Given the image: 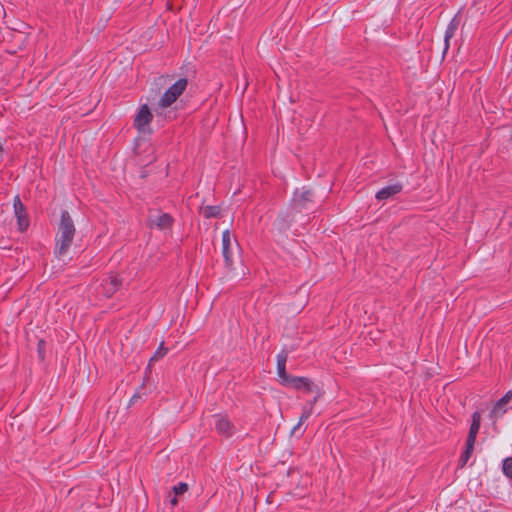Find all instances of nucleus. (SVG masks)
Wrapping results in <instances>:
<instances>
[{
	"label": "nucleus",
	"mask_w": 512,
	"mask_h": 512,
	"mask_svg": "<svg viewBox=\"0 0 512 512\" xmlns=\"http://www.w3.org/2000/svg\"><path fill=\"white\" fill-rule=\"evenodd\" d=\"M461 17L460 11H458L454 17L448 23L444 33V53H446L450 47V39L454 37L459 25Z\"/></svg>",
	"instance_id": "8"
},
{
	"label": "nucleus",
	"mask_w": 512,
	"mask_h": 512,
	"mask_svg": "<svg viewBox=\"0 0 512 512\" xmlns=\"http://www.w3.org/2000/svg\"><path fill=\"white\" fill-rule=\"evenodd\" d=\"M277 374L279 377V381L282 385L287 381L290 375L286 372V356L279 354L277 356Z\"/></svg>",
	"instance_id": "18"
},
{
	"label": "nucleus",
	"mask_w": 512,
	"mask_h": 512,
	"mask_svg": "<svg viewBox=\"0 0 512 512\" xmlns=\"http://www.w3.org/2000/svg\"><path fill=\"white\" fill-rule=\"evenodd\" d=\"M167 349L164 348L163 343L159 345L154 355L150 358V361H157L165 356Z\"/></svg>",
	"instance_id": "24"
},
{
	"label": "nucleus",
	"mask_w": 512,
	"mask_h": 512,
	"mask_svg": "<svg viewBox=\"0 0 512 512\" xmlns=\"http://www.w3.org/2000/svg\"><path fill=\"white\" fill-rule=\"evenodd\" d=\"M91 110H92V108H89L88 110L81 112V115L83 116V115L87 114L88 112H90Z\"/></svg>",
	"instance_id": "30"
},
{
	"label": "nucleus",
	"mask_w": 512,
	"mask_h": 512,
	"mask_svg": "<svg viewBox=\"0 0 512 512\" xmlns=\"http://www.w3.org/2000/svg\"><path fill=\"white\" fill-rule=\"evenodd\" d=\"M302 426V424H300V422H298L292 429V433H295L300 427Z\"/></svg>",
	"instance_id": "28"
},
{
	"label": "nucleus",
	"mask_w": 512,
	"mask_h": 512,
	"mask_svg": "<svg viewBox=\"0 0 512 512\" xmlns=\"http://www.w3.org/2000/svg\"><path fill=\"white\" fill-rule=\"evenodd\" d=\"M136 397H137V395H133L131 401H133Z\"/></svg>",
	"instance_id": "32"
},
{
	"label": "nucleus",
	"mask_w": 512,
	"mask_h": 512,
	"mask_svg": "<svg viewBox=\"0 0 512 512\" xmlns=\"http://www.w3.org/2000/svg\"><path fill=\"white\" fill-rule=\"evenodd\" d=\"M76 233L74 221L68 211L62 210L55 236L54 254L62 259L68 255Z\"/></svg>",
	"instance_id": "1"
},
{
	"label": "nucleus",
	"mask_w": 512,
	"mask_h": 512,
	"mask_svg": "<svg viewBox=\"0 0 512 512\" xmlns=\"http://www.w3.org/2000/svg\"><path fill=\"white\" fill-rule=\"evenodd\" d=\"M121 287V281L118 276L112 275L104 279L101 283L103 294L109 298Z\"/></svg>",
	"instance_id": "12"
},
{
	"label": "nucleus",
	"mask_w": 512,
	"mask_h": 512,
	"mask_svg": "<svg viewBox=\"0 0 512 512\" xmlns=\"http://www.w3.org/2000/svg\"><path fill=\"white\" fill-rule=\"evenodd\" d=\"M483 87L482 80L478 77L470 76L463 86L462 93L468 96H478Z\"/></svg>",
	"instance_id": "11"
},
{
	"label": "nucleus",
	"mask_w": 512,
	"mask_h": 512,
	"mask_svg": "<svg viewBox=\"0 0 512 512\" xmlns=\"http://www.w3.org/2000/svg\"><path fill=\"white\" fill-rule=\"evenodd\" d=\"M153 115L149 107L144 104L140 107L134 119V127L141 133L150 132L149 124L151 123Z\"/></svg>",
	"instance_id": "3"
},
{
	"label": "nucleus",
	"mask_w": 512,
	"mask_h": 512,
	"mask_svg": "<svg viewBox=\"0 0 512 512\" xmlns=\"http://www.w3.org/2000/svg\"><path fill=\"white\" fill-rule=\"evenodd\" d=\"M312 196H313V194H312L311 190H309V189H305V188H302L300 190L297 189L294 192L293 201H294L295 205L302 207V206H304V204L307 201H311Z\"/></svg>",
	"instance_id": "17"
},
{
	"label": "nucleus",
	"mask_w": 512,
	"mask_h": 512,
	"mask_svg": "<svg viewBox=\"0 0 512 512\" xmlns=\"http://www.w3.org/2000/svg\"><path fill=\"white\" fill-rule=\"evenodd\" d=\"M236 242L230 231L225 230L222 233V255L225 261L226 266H231L233 264V244ZM237 246V243H235Z\"/></svg>",
	"instance_id": "6"
},
{
	"label": "nucleus",
	"mask_w": 512,
	"mask_h": 512,
	"mask_svg": "<svg viewBox=\"0 0 512 512\" xmlns=\"http://www.w3.org/2000/svg\"><path fill=\"white\" fill-rule=\"evenodd\" d=\"M176 496L177 495H174V497L171 498V500H170V503H171L172 506H175L178 503V500H177Z\"/></svg>",
	"instance_id": "27"
},
{
	"label": "nucleus",
	"mask_w": 512,
	"mask_h": 512,
	"mask_svg": "<svg viewBox=\"0 0 512 512\" xmlns=\"http://www.w3.org/2000/svg\"><path fill=\"white\" fill-rule=\"evenodd\" d=\"M284 386L293 387L295 389L304 388L307 392L314 390V383L306 377L290 376L284 383Z\"/></svg>",
	"instance_id": "9"
},
{
	"label": "nucleus",
	"mask_w": 512,
	"mask_h": 512,
	"mask_svg": "<svg viewBox=\"0 0 512 512\" xmlns=\"http://www.w3.org/2000/svg\"><path fill=\"white\" fill-rule=\"evenodd\" d=\"M312 413H313L312 404L305 405L303 407L302 414H301L298 422H300V424H303L306 420L309 419V417L312 415Z\"/></svg>",
	"instance_id": "21"
},
{
	"label": "nucleus",
	"mask_w": 512,
	"mask_h": 512,
	"mask_svg": "<svg viewBox=\"0 0 512 512\" xmlns=\"http://www.w3.org/2000/svg\"><path fill=\"white\" fill-rule=\"evenodd\" d=\"M213 418L215 430L219 435L226 438L233 435L234 426L226 414H215Z\"/></svg>",
	"instance_id": "5"
},
{
	"label": "nucleus",
	"mask_w": 512,
	"mask_h": 512,
	"mask_svg": "<svg viewBox=\"0 0 512 512\" xmlns=\"http://www.w3.org/2000/svg\"><path fill=\"white\" fill-rule=\"evenodd\" d=\"M13 209H14V216L17 219V225L19 231H25L29 227L30 221L29 217L26 211V207L22 203L19 195H16L13 198Z\"/></svg>",
	"instance_id": "2"
},
{
	"label": "nucleus",
	"mask_w": 512,
	"mask_h": 512,
	"mask_svg": "<svg viewBox=\"0 0 512 512\" xmlns=\"http://www.w3.org/2000/svg\"><path fill=\"white\" fill-rule=\"evenodd\" d=\"M317 400H318V397L316 396V397H314V398H313V400H312V401H310V403H309V404H312V407H313V406H314V404L317 402Z\"/></svg>",
	"instance_id": "29"
},
{
	"label": "nucleus",
	"mask_w": 512,
	"mask_h": 512,
	"mask_svg": "<svg viewBox=\"0 0 512 512\" xmlns=\"http://www.w3.org/2000/svg\"><path fill=\"white\" fill-rule=\"evenodd\" d=\"M473 449H474V445H470V444L466 443L465 451L462 453V455L459 459V463H460L461 467H463L467 463V461L469 460V458L472 455Z\"/></svg>",
	"instance_id": "20"
},
{
	"label": "nucleus",
	"mask_w": 512,
	"mask_h": 512,
	"mask_svg": "<svg viewBox=\"0 0 512 512\" xmlns=\"http://www.w3.org/2000/svg\"><path fill=\"white\" fill-rule=\"evenodd\" d=\"M188 85L186 78H180L176 82H170L163 96H181Z\"/></svg>",
	"instance_id": "15"
},
{
	"label": "nucleus",
	"mask_w": 512,
	"mask_h": 512,
	"mask_svg": "<svg viewBox=\"0 0 512 512\" xmlns=\"http://www.w3.org/2000/svg\"><path fill=\"white\" fill-rule=\"evenodd\" d=\"M502 470L505 476L512 478V457L503 460Z\"/></svg>",
	"instance_id": "23"
},
{
	"label": "nucleus",
	"mask_w": 512,
	"mask_h": 512,
	"mask_svg": "<svg viewBox=\"0 0 512 512\" xmlns=\"http://www.w3.org/2000/svg\"><path fill=\"white\" fill-rule=\"evenodd\" d=\"M220 214V207L216 205H208L203 209V215L205 218H214Z\"/></svg>",
	"instance_id": "19"
},
{
	"label": "nucleus",
	"mask_w": 512,
	"mask_h": 512,
	"mask_svg": "<svg viewBox=\"0 0 512 512\" xmlns=\"http://www.w3.org/2000/svg\"><path fill=\"white\" fill-rule=\"evenodd\" d=\"M173 76L170 75H160L154 78L151 83L150 91L154 94V96H163L165 94V90L172 82Z\"/></svg>",
	"instance_id": "7"
},
{
	"label": "nucleus",
	"mask_w": 512,
	"mask_h": 512,
	"mask_svg": "<svg viewBox=\"0 0 512 512\" xmlns=\"http://www.w3.org/2000/svg\"><path fill=\"white\" fill-rule=\"evenodd\" d=\"M147 221L150 227H156L159 230H166L171 228L174 222L173 217L170 214L163 213L161 211L150 213Z\"/></svg>",
	"instance_id": "4"
},
{
	"label": "nucleus",
	"mask_w": 512,
	"mask_h": 512,
	"mask_svg": "<svg viewBox=\"0 0 512 512\" xmlns=\"http://www.w3.org/2000/svg\"><path fill=\"white\" fill-rule=\"evenodd\" d=\"M188 490V484L185 482H179L177 485L173 487V492L175 495H181Z\"/></svg>",
	"instance_id": "25"
},
{
	"label": "nucleus",
	"mask_w": 512,
	"mask_h": 512,
	"mask_svg": "<svg viewBox=\"0 0 512 512\" xmlns=\"http://www.w3.org/2000/svg\"><path fill=\"white\" fill-rule=\"evenodd\" d=\"M44 346H45V341L44 340H39L38 341V354H39V357L41 359H44L45 355H44Z\"/></svg>",
	"instance_id": "26"
},
{
	"label": "nucleus",
	"mask_w": 512,
	"mask_h": 512,
	"mask_svg": "<svg viewBox=\"0 0 512 512\" xmlns=\"http://www.w3.org/2000/svg\"><path fill=\"white\" fill-rule=\"evenodd\" d=\"M3 151V147H2V144L0 143V153H2Z\"/></svg>",
	"instance_id": "31"
},
{
	"label": "nucleus",
	"mask_w": 512,
	"mask_h": 512,
	"mask_svg": "<svg viewBox=\"0 0 512 512\" xmlns=\"http://www.w3.org/2000/svg\"><path fill=\"white\" fill-rule=\"evenodd\" d=\"M480 425H481L480 413L478 411H475L472 414V422H471L470 429H469L468 436H467V440H466L467 444H470V445H474L475 444L476 438H477V434H478L479 429H480Z\"/></svg>",
	"instance_id": "14"
},
{
	"label": "nucleus",
	"mask_w": 512,
	"mask_h": 512,
	"mask_svg": "<svg viewBox=\"0 0 512 512\" xmlns=\"http://www.w3.org/2000/svg\"><path fill=\"white\" fill-rule=\"evenodd\" d=\"M178 98H160L157 108H155V113L158 117H163L164 119H172L175 117V113L172 111H167V109L176 102Z\"/></svg>",
	"instance_id": "10"
},
{
	"label": "nucleus",
	"mask_w": 512,
	"mask_h": 512,
	"mask_svg": "<svg viewBox=\"0 0 512 512\" xmlns=\"http://www.w3.org/2000/svg\"><path fill=\"white\" fill-rule=\"evenodd\" d=\"M512 398V391H508L502 398H500L494 405L491 411V417L498 418L506 412L504 405L507 404Z\"/></svg>",
	"instance_id": "16"
},
{
	"label": "nucleus",
	"mask_w": 512,
	"mask_h": 512,
	"mask_svg": "<svg viewBox=\"0 0 512 512\" xmlns=\"http://www.w3.org/2000/svg\"><path fill=\"white\" fill-rule=\"evenodd\" d=\"M403 189V185L399 182L389 184L381 188L375 195V198L379 201L387 200L390 197L400 193Z\"/></svg>",
	"instance_id": "13"
},
{
	"label": "nucleus",
	"mask_w": 512,
	"mask_h": 512,
	"mask_svg": "<svg viewBox=\"0 0 512 512\" xmlns=\"http://www.w3.org/2000/svg\"><path fill=\"white\" fill-rule=\"evenodd\" d=\"M312 413H313L312 404L305 405L303 407L302 414H301L298 422H300V424H303L306 420L309 419V417L312 415Z\"/></svg>",
	"instance_id": "22"
}]
</instances>
